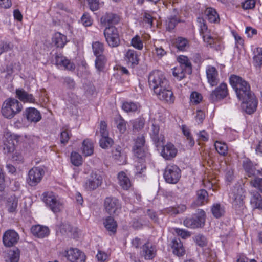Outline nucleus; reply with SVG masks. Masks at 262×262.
Segmentation results:
<instances>
[{"label": "nucleus", "mask_w": 262, "mask_h": 262, "mask_svg": "<svg viewBox=\"0 0 262 262\" xmlns=\"http://www.w3.org/2000/svg\"><path fill=\"white\" fill-rule=\"evenodd\" d=\"M113 143V140L108 136L102 137L99 141L100 147L104 149L111 147Z\"/></svg>", "instance_id": "nucleus-51"}, {"label": "nucleus", "mask_w": 262, "mask_h": 262, "mask_svg": "<svg viewBox=\"0 0 262 262\" xmlns=\"http://www.w3.org/2000/svg\"><path fill=\"white\" fill-rule=\"evenodd\" d=\"M104 226L107 230L112 232H115L116 231L117 224L114 219L112 216H108L104 222Z\"/></svg>", "instance_id": "nucleus-46"}, {"label": "nucleus", "mask_w": 262, "mask_h": 262, "mask_svg": "<svg viewBox=\"0 0 262 262\" xmlns=\"http://www.w3.org/2000/svg\"><path fill=\"white\" fill-rule=\"evenodd\" d=\"M131 45L135 48L139 50H141L143 48L142 40L138 35H136L132 39Z\"/></svg>", "instance_id": "nucleus-54"}, {"label": "nucleus", "mask_w": 262, "mask_h": 262, "mask_svg": "<svg viewBox=\"0 0 262 262\" xmlns=\"http://www.w3.org/2000/svg\"><path fill=\"white\" fill-rule=\"evenodd\" d=\"M18 206V198L15 195H11L7 199L6 208L9 212H14Z\"/></svg>", "instance_id": "nucleus-38"}, {"label": "nucleus", "mask_w": 262, "mask_h": 262, "mask_svg": "<svg viewBox=\"0 0 262 262\" xmlns=\"http://www.w3.org/2000/svg\"><path fill=\"white\" fill-rule=\"evenodd\" d=\"M253 64L260 68L262 66V48H257L254 51Z\"/></svg>", "instance_id": "nucleus-41"}, {"label": "nucleus", "mask_w": 262, "mask_h": 262, "mask_svg": "<svg viewBox=\"0 0 262 262\" xmlns=\"http://www.w3.org/2000/svg\"><path fill=\"white\" fill-rule=\"evenodd\" d=\"M44 174V170L41 167H33L28 172V184L31 186H36L40 182Z\"/></svg>", "instance_id": "nucleus-14"}, {"label": "nucleus", "mask_w": 262, "mask_h": 262, "mask_svg": "<svg viewBox=\"0 0 262 262\" xmlns=\"http://www.w3.org/2000/svg\"><path fill=\"white\" fill-rule=\"evenodd\" d=\"M154 94L161 101L168 103H173L174 101L175 97L170 86L169 83L162 88L156 89L154 91Z\"/></svg>", "instance_id": "nucleus-9"}, {"label": "nucleus", "mask_w": 262, "mask_h": 262, "mask_svg": "<svg viewBox=\"0 0 262 262\" xmlns=\"http://www.w3.org/2000/svg\"><path fill=\"white\" fill-rule=\"evenodd\" d=\"M113 157L115 162L119 165H123L126 163V156L124 152L121 151V147L116 148L112 151Z\"/></svg>", "instance_id": "nucleus-35"}, {"label": "nucleus", "mask_w": 262, "mask_h": 262, "mask_svg": "<svg viewBox=\"0 0 262 262\" xmlns=\"http://www.w3.org/2000/svg\"><path fill=\"white\" fill-rule=\"evenodd\" d=\"M179 14V10L177 9H173L171 15L167 18L166 21L167 30L170 31L173 30L178 23L181 21Z\"/></svg>", "instance_id": "nucleus-24"}, {"label": "nucleus", "mask_w": 262, "mask_h": 262, "mask_svg": "<svg viewBox=\"0 0 262 262\" xmlns=\"http://www.w3.org/2000/svg\"><path fill=\"white\" fill-rule=\"evenodd\" d=\"M205 221V212L202 209H198L191 217L183 221V224L187 228L195 229L201 227Z\"/></svg>", "instance_id": "nucleus-4"}, {"label": "nucleus", "mask_w": 262, "mask_h": 262, "mask_svg": "<svg viewBox=\"0 0 262 262\" xmlns=\"http://www.w3.org/2000/svg\"><path fill=\"white\" fill-rule=\"evenodd\" d=\"M134 155L138 159L135 165L136 174H141L146 169L144 158L148 156L149 153L147 147L133 149Z\"/></svg>", "instance_id": "nucleus-7"}, {"label": "nucleus", "mask_w": 262, "mask_h": 262, "mask_svg": "<svg viewBox=\"0 0 262 262\" xmlns=\"http://www.w3.org/2000/svg\"><path fill=\"white\" fill-rule=\"evenodd\" d=\"M117 128L121 133H124L126 130V122L120 117L116 120Z\"/></svg>", "instance_id": "nucleus-59"}, {"label": "nucleus", "mask_w": 262, "mask_h": 262, "mask_svg": "<svg viewBox=\"0 0 262 262\" xmlns=\"http://www.w3.org/2000/svg\"><path fill=\"white\" fill-rule=\"evenodd\" d=\"M156 252V246L147 241L141 247L140 254L145 259L150 260L155 257Z\"/></svg>", "instance_id": "nucleus-17"}, {"label": "nucleus", "mask_w": 262, "mask_h": 262, "mask_svg": "<svg viewBox=\"0 0 262 262\" xmlns=\"http://www.w3.org/2000/svg\"><path fill=\"white\" fill-rule=\"evenodd\" d=\"M81 20L82 24L85 27L90 26L92 24V20L88 14L84 13L82 15Z\"/></svg>", "instance_id": "nucleus-64"}, {"label": "nucleus", "mask_w": 262, "mask_h": 262, "mask_svg": "<svg viewBox=\"0 0 262 262\" xmlns=\"http://www.w3.org/2000/svg\"><path fill=\"white\" fill-rule=\"evenodd\" d=\"M20 252L18 249L11 250L8 253L6 262H18L19 259Z\"/></svg>", "instance_id": "nucleus-50"}, {"label": "nucleus", "mask_w": 262, "mask_h": 262, "mask_svg": "<svg viewBox=\"0 0 262 262\" xmlns=\"http://www.w3.org/2000/svg\"><path fill=\"white\" fill-rule=\"evenodd\" d=\"M242 165L246 175L249 177H256L261 174V171L256 168L257 164L253 163L248 159L243 161Z\"/></svg>", "instance_id": "nucleus-19"}, {"label": "nucleus", "mask_w": 262, "mask_h": 262, "mask_svg": "<svg viewBox=\"0 0 262 262\" xmlns=\"http://www.w3.org/2000/svg\"><path fill=\"white\" fill-rule=\"evenodd\" d=\"M173 46L181 51H186L189 47L188 40L182 37H178L172 41Z\"/></svg>", "instance_id": "nucleus-33"}, {"label": "nucleus", "mask_w": 262, "mask_h": 262, "mask_svg": "<svg viewBox=\"0 0 262 262\" xmlns=\"http://www.w3.org/2000/svg\"><path fill=\"white\" fill-rule=\"evenodd\" d=\"M43 200L54 212H59L62 208V204L60 201L52 192H45L42 194Z\"/></svg>", "instance_id": "nucleus-10"}, {"label": "nucleus", "mask_w": 262, "mask_h": 262, "mask_svg": "<svg viewBox=\"0 0 262 262\" xmlns=\"http://www.w3.org/2000/svg\"><path fill=\"white\" fill-rule=\"evenodd\" d=\"M18 136L11 132H5L3 137V150L5 154L12 153L15 149V144L17 143Z\"/></svg>", "instance_id": "nucleus-12"}, {"label": "nucleus", "mask_w": 262, "mask_h": 262, "mask_svg": "<svg viewBox=\"0 0 262 262\" xmlns=\"http://www.w3.org/2000/svg\"><path fill=\"white\" fill-rule=\"evenodd\" d=\"M25 116L28 121L36 123L41 119L40 112L34 107H29L25 110Z\"/></svg>", "instance_id": "nucleus-28"}, {"label": "nucleus", "mask_w": 262, "mask_h": 262, "mask_svg": "<svg viewBox=\"0 0 262 262\" xmlns=\"http://www.w3.org/2000/svg\"><path fill=\"white\" fill-rule=\"evenodd\" d=\"M145 140L143 135H139L135 140V144L133 149L146 147L145 146Z\"/></svg>", "instance_id": "nucleus-55"}, {"label": "nucleus", "mask_w": 262, "mask_h": 262, "mask_svg": "<svg viewBox=\"0 0 262 262\" xmlns=\"http://www.w3.org/2000/svg\"><path fill=\"white\" fill-rule=\"evenodd\" d=\"M178 61L180 63L179 66L182 67L186 69L187 74L189 75L192 73V64L188 58L184 55H180L178 57Z\"/></svg>", "instance_id": "nucleus-36"}, {"label": "nucleus", "mask_w": 262, "mask_h": 262, "mask_svg": "<svg viewBox=\"0 0 262 262\" xmlns=\"http://www.w3.org/2000/svg\"><path fill=\"white\" fill-rule=\"evenodd\" d=\"M102 180L101 174L93 172L85 182V188L88 190H94L101 185Z\"/></svg>", "instance_id": "nucleus-18"}, {"label": "nucleus", "mask_w": 262, "mask_h": 262, "mask_svg": "<svg viewBox=\"0 0 262 262\" xmlns=\"http://www.w3.org/2000/svg\"><path fill=\"white\" fill-rule=\"evenodd\" d=\"M194 241L196 244L201 247L206 246L207 243L206 237L202 234H198L195 236Z\"/></svg>", "instance_id": "nucleus-58"}, {"label": "nucleus", "mask_w": 262, "mask_h": 262, "mask_svg": "<svg viewBox=\"0 0 262 262\" xmlns=\"http://www.w3.org/2000/svg\"><path fill=\"white\" fill-rule=\"evenodd\" d=\"M55 62L57 66L62 67L66 70H73L75 68V64L61 54L56 55Z\"/></svg>", "instance_id": "nucleus-27"}, {"label": "nucleus", "mask_w": 262, "mask_h": 262, "mask_svg": "<svg viewBox=\"0 0 262 262\" xmlns=\"http://www.w3.org/2000/svg\"><path fill=\"white\" fill-rule=\"evenodd\" d=\"M197 21L199 24L200 33L202 35L204 41L207 43L210 47H214V44L217 40V38L213 36L210 30L208 29L205 20L203 18L198 17Z\"/></svg>", "instance_id": "nucleus-5"}, {"label": "nucleus", "mask_w": 262, "mask_h": 262, "mask_svg": "<svg viewBox=\"0 0 262 262\" xmlns=\"http://www.w3.org/2000/svg\"><path fill=\"white\" fill-rule=\"evenodd\" d=\"M148 83L149 87L153 91L169 83L163 72L159 70H154L150 73L148 76Z\"/></svg>", "instance_id": "nucleus-3"}, {"label": "nucleus", "mask_w": 262, "mask_h": 262, "mask_svg": "<svg viewBox=\"0 0 262 262\" xmlns=\"http://www.w3.org/2000/svg\"><path fill=\"white\" fill-rule=\"evenodd\" d=\"M202 100V96L201 94L193 92L190 95V101L192 103L197 104L199 103Z\"/></svg>", "instance_id": "nucleus-60"}, {"label": "nucleus", "mask_w": 262, "mask_h": 262, "mask_svg": "<svg viewBox=\"0 0 262 262\" xmlns=\"http://www.w3.org/2000/svg\"><path fill=\"white\" fill-rule=\"evenodd\" d=\"M228 94L227 85L225 83H222L210 94L209 99L212 102L225 98Z\"/></svg>", "instance_id": "nucleus-15"}, {"label": "nucleus", "mask_w": 262, "mask_h": 262, "mask_svg": "<svg viewBox=\"0 0 262 262\" xmlns=\"http://www.w3.org/2000/svg\"><path fill=\"white\" fill-rule=\"evenodd\" d=\"M230 197L233 200L232 205L236 210L242 211L245 208L244 202L245 195L242 188L239 186L235 187L230 193Z\"/></svg>", "instance_id": "nucleus-8"}, {"label": "nucleus", "mask_w": 262, "mask_h": 262, "mask_svg": "<svg viewBox=\"0 0 262 262\" xmlns=\"http://www.w3.org/2000/svg\"><path fill=\"white\" fill-rule=\"evenodd\" d=\"M52 43L56 47L63 48L67 42V36L59 32L55 33L52 38Z\"/></svg>", "instance_id": "nucleus-31"}, {"label": "nucleus", "mask_w": 262, "mask_h": 262, "mask_svg": "<svg viewBox=\"0 0 262 262\" xmlns=\"http://www.w3.org/2000/svg\"><path fill=\"white\" fill-rule=\"evenodd\" d=\"M19 239L18 234L14 230H8L4 233L3 237V242L6 247H12L16 244Z\"/></svg>", "instance_id": "nucleus-22"}, {"label": "nucleus", "mask_w": 262, "mask_h": 262, "mask_svg": "<svg viewBox=\"0 0 262 262\" xmlns=\"http://www.w3.org/2000/svg\"><path fill=\"white\" fill-rule=\"evenodd\" d=\"M250 185L262 193V178L256 177L250 181Z\"/></svg>", "instance_id": "nucleus-57"}, {"label": "nucleus", "mask_w": 262, "mask_h": 262, "mask_svg": "<svg viewBox=\"0 0 262 262\" xmlns=\"http://www.w3.org/2000/svg\"><path fill=\"white\" fill-rule=\"evenodd\" d=\"M206 73L208 82L210 86L212 87L216 86L220 81L216 69L213 66H209L206 68Z\"/></svg>", "instance_id": "nucleus-21"}, {"label": "nucleus", "mask_w": 262, "mask_h": 262, "mask_svg": "<svg viewBox=\"0 0 262 262\" xmlns=\"http://www.w3.org/2000/svg\"><path fill=\"white\" fill-rule=\"evenodd\" d=\"M92 49L95 56L103 55L104 47L103 43L95 41L92 43Z\"/></svg>", "instance_id": "nucleus-44"}, {"label": "nucleus", "mask_w": 262, "mask_h": 262, "mask_svg": "<svg viewBox=\"0 0 262 262\" xmlns=\"http://www.w3.org/2000/svg\"><path fill=\"white\" fill-rule=\"evenodd\" d=\"M145 120L142 118H138L133 122V128L136 130L142 129L144 126Z\"/></svg>", "instance_id": "nucleus-61"}, {"label": "nucleus", "mask_w": 262, "mask_h": 262, "mask_svg": "<svg viewBox=\"0 0 262 262\" xmlns=\"http://www.w3.org/2000/svg\"><path fill=\"white\" fill-rule=\"evenodd\" d=\"M118 183L124 190H128L132 186L130 179L124 171H121L118 174Z\"/></svg>", "instance_id": "nucleus-32"}, {"label": "nucleus", "mask_w": 262, "mask_h": 262, "mask_svg": "<svg viewBox=\"0 0 262 262\" xmlns=\"http://www.w3.org/2000/svg\"><path fill=\"white\" fill-rule=\"evenodd\" d=\"M119 20V16L112 13H106L101 18V24L106 27L114 26L113 25L118 24Z\"/></svg>", "instance_id": "nucleus-26"}, {"label": "nucleus", "mask_w": 262, "mask_h": 262, "mask_svg": "<svg viewBox=\"0 0 262 262\" xmlns=\"http://www.w3.org/2000/svg\"><path fill=\"white\" fill-rule=\"evenodd\" d=\"M140 106L138 103L126 101L122 103V108L126 113H134L138 110Z\"/></svg>", "instance_id": "nucleus-39"}, {"label": "nucleus", "mask_w": 262, "mask_h": 262, "mask_svg": "<svg viewBox=\"0 0 262 262\" xmlns=\"http://www.w3.org/2000/svg\"><path fill=\"white\" fill-rule=\"evenodd\" d=\"M160 147H162L161 155L165 160H170L177 156L178 150L173 144L168 143Z\"/></svg>", "instance_id": "nucleus-20"}, {"label": "nucleus", "mask_w": 262, "mask_h": 262, "mask_svg": "<svg viewBox=\"0 0 262 262\" xmlns=\"http://www.w3.org/2000/svg\"><path fill=\"white\" fill-rule=\"evenodd\" d=\"M96 57L95 67L98 71H101L106 63V58L104 55L96 56Z\"/></svg>", "instance_id": "nucleus-49"}, {"label": "nucleus", "mask_w": 262, "mask_h": 262, "mask_svg": "<svg viewBox=\"0 0 262 262\" xmlns=\"http://www.w3.org/2000/svg\"><path fill=\"white\" fill-rule=\"evenodd\" d=\"M216 151L221 156H225L228 153V146L225 143L216 141L214 143Z\"/></svg>", "instance_id": "nucleus-45"}, {"label": "nucleus", "mask_w": 262, "mask_h": 262, "mask_svg": "<svg viewBox=\"0 0 262 262\" xmlns=\"http://www.w3.org/2000/svg\"><path fill=\"white\" fill-rule=\"evenodd\" d=\"M208 200V193L204 189H200L197 191V203L198 205H202Z\"/></svg>", "instance_id": "nucleus-47"}, {"label": "nucleus", "mask_w": 262, "mask_h": 262, "mask_svg": "<svg viewBox=\"0 0 262 262\" xmlns=\"http://www.w3.org/2000/svg\"><path fill=\"white\" fill-rule=\"evenodd\" d=\"M181 176V171L179 167L174 164H169L165 168L164 178L167 183L176 184Z\"/></svg>", "instance_id": "nucleus-6"}, {"label": "nucleus", "mask_w": 262, "mask_h": 262, "mask_svg": "<svg viewBox=\"0 0 262 262\" xmlns=\"http://www.w3.org/2000/svg\"><path fill=\"white\" fill-rule=\"evenodd\" d=\"M82 152L85 156H91L94 152V145L92 141L89 139L83 140L82 146Z\"/></svg>", "instance_id": "nucleus-37"}, {"label": "nucleus", "mask_w": 262, "mask_h": 262, "mask_svg": "<svg viewBox=\"0 0 262 262\" xmlns=\"http://www.w3.org/2000/svg\"><path fill=\"white\" fill-rule=\"evenodd\" d=\"M104 35L109 46L118 47L120 44V38L118 31L114 26L106 27L104 30Z\"/></svg>", "instance_id": "nucleus-11"}, {"label": "nucleus", "mask_w": 262, "mask_h": 262, "mask_svg": "<svg viewBox=\"0 0 262 262\" xmlns=\"http://www.w3.org/2000/svg\"><path fill=\"white\" fill-rule=\"evenodd\" d=\"M90 9L93 11H96L99 9L100 7L99 0H87Z\"/></svg>", "instance_id": "nucleus-63"}, {"label": "nucleus", "mask_w": 262, "mask_h": 262, "mask_svg": "<svg viewBox=\"0 0 262 262\" xmlns=\"http://www.w3.org/2000/svg\"><path fill=\"white\" fill-rule=\"evenodd\" d=\"M205 14L210 23H215L219 21V16L214 9L207 8L205 11Z\"/></svg>", "instance_id": "nucleus-42"}, {"label": "nucleus", "mask_w": 262, "mask_h": 262, "mask_svg": "<svg viewBox=\"0 0 262 262\" xmlns=\"http://www.w3.org/2000/svg\"><path fill=\"white\" fill-rule=\"evenodd\" d=\"M229 80L237 98L242 101V108L248 114L254 113L256 110L258 101L254 94L251 92L248 82L235 75H232Z\"/></svg>", "instance_id": "nucleus-1"}, {"label": "nucleus", "mask_w": 262, "mask_h": 262, "mask_svg": "<svg viewBox=\"0 0 262 262\" xmlns=\"http://www.w3.org/2000/svg\"><path fill=\"white\" fill-rule=\"evenodd\" d=\"M65 256L71 262H85L86 256L77 248H71L65 251Z\"/></svg>", "instance_id": "nucleus-16"}, {"label": "nucleus", "mask_w": 262, "mask_h": 262, "mask_svg": "<svg viewBox=\"0 0 262 262\" xmlns=\"http://www.w3.org/2000/svg\"><path fill=\"white\" fill-rule=\"evenodd\" d=\"M71 161L72 163L76 166H79L82 164V157L80 154L76 152L71 153Z\"/></svg>", "instance_id": "nucleus-52"}, {"label": "nucleus", "mask_w": 262, "mask_h": 262, "mask_svg": "<svg viewBox=\"0 0 262 262\" xmlns=\"http://www.w3.org/2000/svg\"><path fill=\"white\" fill-rule=\"evenodd\" d=\"M13 48V45L10 42H0V55L4 52L11 50Z\"/></svg>", "instance_id": "nucleus-56"}, {"label": "nucleus", "mask_w": 262, "mask_h": 262, "mask_svg": "<svg viewBox=\"0 0 262 262\" xmlns=\"http://www.w3.org/2000/svg\"><path fill=\"white\" fill-rule=\"evenodd\" d=\"M172 74L177 80H181L186 77L187 72L185 68L179 66L173 69Z\"/></svg>", "instance_id": "nucleus-43"}, {"label": "nucleus", "mask_w": 262, "mask_h": 262, "mask_svg": "<svg viewBox=\"0 0 262 262\" xmlns=\"http://www.w3.org/2000/svg\"><path fill=\"white\" fill-rule=\"evenodd\" d=\"M151 138L154 142V145L157 148L160 147L165 143V138L164 135L162 134L155 136V138L151 137Z\"/></svg>", "instance_id": "nucleus-53"}, {"label": "nucleus", "mask_w": 262, "mask_h": 262, "mask_svg": "<svg viewBox=\"0 0 262 262\" xmlns=\"http://www.w3.org/2000/svg\"><path fill=\"white\" fill-rule=\"evenodd\" d=\"M32 234L39 238H43L47 236L50 233L49 229L46 226L39 225L33 226L31 228Z\"/></svg>", "instance_id": "nucleus-30"}, {"label": "nucleus", "mask_w": 262, "mask_h": 262, "mask_svg": "<svg viewBox=\"0 0 262 262\" xmlns=\"http://www.w3.org/2000/svg\"><path fill=\"white\" fill-rule=\"evenodd\" d=\"M71 136V130L67 127H63L60 133L61 143L63 144H67Z\"/></svg>", "instance_id": "nucleus-48"}, {"label": "nucleus", "mask_w": 262, "mask_h": 262, "mask_svg": "<svg viewBox=\"0 0 262 262\" xmlns=\"http://www.w3.org/2000/svg\"><path fill=\"white\" fill-rule=\"evenodd\" d=\"M16 96L21 101L25 103L35 102V99L33 95L25 91L23 89L16 90Z\"/></svg>", "instance_id": "nucleus-29"}, {"label": "nucleus", "mask_w": 262, "mask_h": 262, "mask_svg": "<svg viewBox=\"0 0 262 262\" xmlns=\"http://www.w3.org/2000/svg\"><path fill=\"white\" fill-rule=\"evenodd\" d=\"M22 108L23 105L18 100L14 98H9L3 103L1 112L5 118L12 119L20 113Z\"/></svg>", "instance_id": "nucleus-2"}, {"label": "nucleus", "mask_w": 262, "mask_h": 262, "mask_svg": "<svg viewBox=\"0 0 262 262\" xmlns=\"http://www.w3.org/2000/svg\"><path fill=\"white\" fill-rule=\"evenodd\" d=\"M170 247L173 254L179 257L184 255L185 249L179 238L173 239L171 242Z\"/></svg>", "instance_id": "nucleus-25"}, {"label": "nucleus", "mask_w": 262, "mask_h": 262, "mask_svg": "<svg viewBox=\"0 0 262 262\" xmlns=\"http://www.w3.org/2000/svg\"><path fill=\"white\" fill-rule=\"evenodd\" d=\"M211 212L216 218H220L225 214V210L223 205L219 203L214 204L211 207Z\"/></svg>", "instance_id": "nucleus-40"}, {"label": "nucleus", "mask_w": 262, "mask_h": 262, "mask_svg": "<svg viewBox=\"0 0 262 262\" xmlns=\"http://www.w3.org/2000/svg\"><path fill=\"white\" fill-rule=\"evenodd\" d=\"M251 195L250 204L253 208L262 210V196L260 194L254 191L251 192Z\"/></svg>", "instance_id": "nucleus-34"}, {"label": "nucleus", "mask_w": 262, "mask_h": 262, "mask_svg": "<svg viewBox=\"0 0 262 262\" xmlns=\"http://www.w3.org/2000/svg\"><path fill=\"white\" fill-rule=\"evenodd\" d=\"M104 207L106 211L110 215H118L121 209L119 201L115 197L108 196L105 199Z\"/></svg>", "instance_id": "nucleus-13"}, {"label": "nucleus", "mask_w": 262, "mask_h": 262, "mask_svg": "<svg viewBox=\"0 0 262 262\" xmlns=\"http://www.w3.org/2000/svg\"><path fill=\"white\" fill-rule=\"evenodd\" d=\"M124 59L127 64L133 68L139 64V55L134 50L128 49L125 54Z\"/></svg>", "instance_id": "nucleus-23"}, {"label": "nucleus", "mask_w": 262, "mask_h": 262, "mask_svg": "<svg viewBox=\"0 0 262 262\" xmlns=\"http://www.w3.org/2000/svg\"><path fill=\"white\" fill-rule=\"evenodd\" d=\"M255 0H246L242 3V7L244 10L252 9L255 6Z\"/></svg>", "instance_id": "nucleus-62"}]
</instances>
